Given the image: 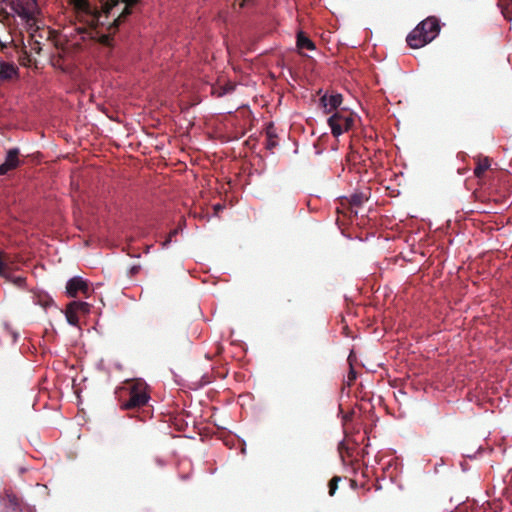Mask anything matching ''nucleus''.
Segmentation results:
<instances>
[{"mask_svg": "<svg viewBox=\"0 0 512 512\" xmlns=\"http://www.w3.org/2000/svg\"><path fill=\"white\" fill-rule=\"evenodd\" d=\"M133 2L134 0H104L101 10H98L88 0H69L75 12L85 17L88 24L103 27L109 23V28L114 31L131 14Z\"/></svg>", "mask_w": 512, "mask_h": 512, "instance_id": "f257e3e1", "label": "nucleus"}, {"mask_svg": "<svg viewBox=\"0 0 512 512\" xmlns=\"http://www.w3.org/2000/svg\"><path fill=\"white\" fill-rule=\"evenodd\" d=\"M343 97L339 93L328 95L325 93L320 98V107L324 113H333L328 119L327 123L330 128H353L360 121V117L346 108H340Z\"/></svg>", "mask_w": 512, "mask_h": 512, "instance_id": "f03ea898", "label": "nucleus"}, {"mask_svg": "<svg viewBox=\"0 0 512 512\" xmlns=\"http://www.w3.org/2000/svg\"><path fill=\"white\" fill-rule=\"evenodd\" d=\"M121 391L127 395V399H121L120 407L122 410L141 408L145 406L150 399L148 385L142 379L125 381Z\"/></svg>", "mask_w": 512, "mask_h": 512, "instance_id": "7ed1b4c3", "label": "nucleus"}, {"mask_svg": "<svg viewBox=\"0 0 512 512\" xmlns=\"http://www.w3.org/2000/svg\"><path fill=\"white\" fill-rule=\"evenodd\" d=\"M439 32V20L434 16H430L420 22L416 28L408 34L406 41L413 49L421 48L433 41L438 36Z\"/></svg>", "mask_w": 512, "mask_h": 512, "instance_id": "20e7f679", "label": "nucleus"}, {"mask_svg": "<svg viewBox=\"0 0 512 512\" xmlns=\"http://www.w3.org/2000/svg\"><path fill=\"white\" fill-rule=\"evenodd\" d=\"M0 276L5 278L7 281L12 282L19 288L25 286L26 278L22 275L14 274L9 264L6 262L3 254H0Z\"/></svg>", "mask_w": 512, "mask_h": 512, "instance_id": "39448f33", "label": "nucleus"}, {"mask_svg": "<svg viewBox=\"0 0 512 512\" xmlns=\"http://www.w3.org/2000/svg\"><path fill=\"white\" fill-rule=\"evenodd\" d=\"M66 291L70 297H76L78 292H82L87 296L89 292V286L87 282L82 278L74 277L67 282Z\"/></svg>", "mask_w": 512, "mask_h": 512, "instance_id": "423d86ee", "label": "nucleus"}, {"mask_svg": "<svg viewBox=\"0 0 512 512\" xmlns=\"http://www.w3.org/2000/svg\"><path fill=\"white\" fill-rule=\"evenodd\" d=\"M19 150L17 148L10 149L7 152L5 162L0 165V175L7 174L10 170L15 169L19 165Z\"/></svg>", "mask_w": 512, "mask_h": 512, "instance_id": "0eeeda50", "label": "nucleus"}, {"mask_svg": "<svg viewBox=\"0 0 512 512\" xmlns=\"http://www.w3.org/2000/svg\"><path fill=\"white\" fill-rule=\"evenodd\" d=\"M230 133H227L228 130H210L207 133L209 138L220 140L221 142H228L234 139H238L240 136H243L244 133H238L237 130H229Z\"/></svg>", "mask_w": 512, "mask_h": 512, "instance_id": "6e6552de", "label": "nucleus"}, {"mask_svg": "<svg viewBox=\"0 0 512 512\" xmlns=\"http://www.w3.org/2000/svg\"><path fill=\"white\" fill-rule=\"evenodd\" d=\"M474 161L476 162L474 175L477 178H481L484 175V173L490 168L491 161L489 157H483L481 155L474 157Z\"/></svg>", "mask_w": 512, "mask_h": 512, "instance_id": "1a4fd4ad", "label": "nucleus"}, {"mask_svg": "<svg viewBox=\"0 0 512 512\" xmlns=\"http://www.w3.org/2000/svg\"><path fill=\"white\" fill-rule=\"evenodd\" d=\"M18 73V68L13 63L0 62V79L10 80Z\"/></svg>", "mask_w": 512, "mask_h": 512, "instance_id": "9d476101", "label": "nucleus"}, {"mask_svg": "<svg viewBox=\"0 0 512 512\" xmlns=\"http://www.w3.org/2000/svg\"><path fill=\"white\" fill-rule=\"evenodd\" d=\"M297 48L299 50L307 49V50H315L316 46L314 42L303 32L299 31L297 33Z\"/></svg>", "mask_w": 512, "mask_h": 512, "instance_id": "9b49d317", "label": "nucleus"}, {"mask_svg": "<svg viewBox=\"0 0 512 512\" xmlns=\"http://www.w3.org/2000/svg\"><path fill=\"white\" fill-rule=\"evenodd\" d=\"M369 199V192H355L348 198L351 208H358Z\"/></svg>", "mask_w": 512, "mask_h": 512, "instance_id": "f8f14e48", "label": "nucleus"}, {"mask_svg": "<svg viewBox=\"0 0 512 512\" xmlns=\"http://www.w3.org/2000/svg\"><path fill=\"white\" fill-rule=\"evenodd\" d=\"M65 314H66V319L69 324H71L73 326L78 325V322H79L78 313L72 307L67 305Z\"/></svg>", "mask_w": 512, "mask_h": 512, "instance_id": "ddd939ff", "label": "nucleus"}, {"mask_svg": "<svg viewBox=\"0 0 512 512\" xmlns=\"http://www.w3.org/2000/svg\"><path fill=\"white\" fill-rule=\"evenodd\" d=\"M266 134V147L271 150L277 145V135L275 134V130H265Z\"/></svg>", "mask_w": 512, "mask_h": 512, "instance_id": "4468645a", "label": "nucleus"}, {"mask_svg": "<svg viewBox=\"0 0 512 512\" xmlns=\"http://www.w3.org/2000/svg\"><path fill=\"white\" fill-rule=\"evenodd\" d=\"M68 305L70 307H72L77 313L78 312L88 313L90 310V305L86 302L73 301V302L69 303Z\"/></svg>", "mask_w": 512, "mask_h": 512, "instance_id": "2eb2a0df", "label": "nucleus"}, {"mask_svg": "<svg viewBox=\"0 0 512 512\" xmlns=\"http://www.w3.org/2000/svg\"><path fill=\"white\" fill-rule=\"evenodd\" d=\"M341 481V477L340 476H334L328 483V487H329V495L330 496H334L337 488H338V483Z\"/></svg>", "mask_w": 512, "mask_h": 512, "instance_id": "dca6fc26", "label": "nucleus"}, {"mask_svg": "<svg viewBox=\"0 0 512 512\" xmlns=\"http://www.w3.org/2000/svg\"><path fill=\"white\" fill-rule=\"evenodd\" d=\"M107 25V31H108V34H102L100 36V43L104 44V45H110V42H111V36L113 34L116 33V31H114V29H110L109 28V23H106Z\"/></svg>", "mask_w": 512, "mask_h": 512, "instance_id": "f3484780", "label": "nucleus"}, {"mask_svg": "<svg viewBox=\"0 0 512 512\" xmlns=\"http://www.w3.org/2000/svg\"><path fill=\"white\" fill-rule=\"evenodd\" d=\"M7 502H8V507L11 508L13 511H16L19 509V501L15 496L8 495Z\"/></svg>", "mask_w": 512, "mask_h": 512, "instance_id": "a211bd4d", "label": "nucleus"}, {"mask_svg": "<svg viewBox=\"0 0 512 512\" xmlns=\"http://www.w3.org/2000/svg\"><path fill=\"white\" fill-rule=\"evenodd\" d=\"M179 229L175 228L171 230L167 236V238L163 241L162 247H168V245L171 243L172 239L178 234Z\"/></svg>", "mask_w": 512, "mask_h": 512, "instance_id": "6ab92c4d", "label": "nucleus"}, {"mask_svg": "<svg viewBox=\"0 0 512 512\" xmlns=\"http://www.w3.org/2000/svg\"><path fill=\"white\" fill-rule=\"evenodd\" d=\"M140 269H141L140 265H133L129 270L130 277H134L135 275H137L139 273Z\"/></svg>", "mask_w": 512, "mask_h": 512, "instance_id": "aec40b11", "label": "nucleus"}, {"mask_svg": "<svg viewBox=\"0 0 512 512\" xmlns=\"http://www.w3.org/2000/svg\"><path fill=\"white\" fill-rule=\"evenodd\" d=\"M346 130H331L333 136L335 138H338L343 132H345Z\"/></svg>", "mask_w": 512, "mask_h": 512, "instance_id": "412c9836", "label": "nucleus"}, {"mask_svg": "<svg viewBox=\"0 0 512 512\" xmlns=\"http://www.w3.org/2000/svg\"><path fill=\"white\" fill-rule=\"evenodd\" d=\"M52 299H48V300H45V302H41V305L44 306V307H47L49 306L50 304H52Z\"/></svg>", "mask_w": 512, "mask_h": 512, "instance_id": "4be33fe9", "label": "nucleus"}, {"mask_svg": "<svg viewBox=\"0 0 512 512\" xmlns=\"http://www.w3.org/2000/svg\"><path fill=\"white\" fill-rule=\"evenodd\" d=\"M350 484L353 489L357 487V482L355 480H350Z\"/></svg>", "mask_w": 512, "mask_h": 512, "instance_id": "5701e85b", "label": "nucleus"}, {"mask_svg": "<svg viewBox=\"0 0 512 512\" xmlns=\"http://www.w3.org/2000/svg\"><path fill=\"white\" fill-rule=\"evenodd\" d=\"M266 128H268V129L273 128V124H272V123H270Z\"/></svg>", "mask_w": 512, "mask_h": 512, "instance_id": "b1692460", "label": "nucleus"}, {"mask_svg": "<svg viewBox=\"0 0 512 512\" xmlns=\"http://www.w3.org/2000/svg\"><path fill=\"white\" fill-rule=\"evenodd\" d=\"M36 49L41 50V47H38V46L33 47V50H36Z\"/></svg>", "mask_w": 512, "mask_h": 512, "instance_id": "393cba45", "label": "nucleus"}, {"mask_svg": "<svg viewBox=\"0 0 512 512\" xmlns=\"http://www.w3.org/2000/svg\"><path fill=\"white\" fill-rule=\"evenodd\" d=\"M36 49L41 50V47H38V46L33 47V50H36Z\"/></svg>", "mask_w": 512, "mask_h": 512, "instance_id": "a878e982", "label": "nucleus"}, {"mask_svg": "<svg viewBox=\"0 0 512 512\" xmlns=\"http://www.w3.org/2000/svg\"><path fill=\"white\" fill-rule=\"evenodd\" d=\"M36 49L41 50V47H38V46L33 47V50H36Z\"/></svg>", "mask_w": 512, "mask_h": 512, "instance_id": "bb28decb", "label": "nucleus"}, {"mask_svg": "<svg viewBox=\"0 0 512 512\" xmlns=\"http://www.w3.org/2000/svg\"><path fill=\"white\" fill-rule=\"evenodd\" d=\"M138 2H139V0H134L133 6H135Z\"/></svg>", "mask_w": 512, "mask_h": 512, "instance_id": "cd10ccee", "label": "nucleus"}, {"mask_svg": "<svg viewBox=\"0 0 512 512\" xmlns=\"http://www.w3.org/2000/svg\"><path fill=\"white\" fill-rule=\"evenodd\" d=\"M129 255H130V256H134L133 254H130V253H129ZM135 256H136V257H139V254H136Z\"/></svg>", "mask_w": 512, "mask_h": 512, "instance_id": "c85d7f7f", "label": "nucleus"}]
</instances>
